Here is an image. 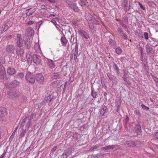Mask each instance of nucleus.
Wrapping results in <instances>:
<instances>
[{
    "instance_id": "1",
    "label": "nucleus",
    "mask_w": 158,
    "mask_h": 158,
    "mask_svg": "<svg viewBox=\"0 0 158 158\" xmlns=\"http://www.w3.org/2000/svg\"><path fill=\"white\" fill-rule=\"evenodd\" d=\"M25 77L26 80L27 82L32 84L35 83V76L32 73L28 72L27 73Z\"/></svg>"
},
{
    "instance_id": "2",
    "label": "nucleus",
    "mask_w": 158,
    "mask_h": 158,
    "mask_svg": "<svg viewBox=\"0 0 158 158\" xmlns=\"http://www.w3.org/2000/svg\"><path fill=\"white\" fill-rule=\"evenodd\" d=\"M15 47L12 44H7L5 50L8 54H14L15 55Z\"/></svg>"
},
{
    "instance_id": "3",
    "label": "nucleus",
    "mask_w": 158,
    "mask_h": 158,
    "mask_svg": "<svg viewBox=\"0 0 158 158\" xmlns=\"http://www.w3.org/2000/svg\"><path fill=\"white\" fill-rule=\"evenodd\" d=\"M9 78L7 77L4 67L0 64V79L2 80H6Z\"/></svg>"
},
{
    "instance_id": "4",
    "label": "nucleus",
    "mask_w": 158,
    "mask_h": 158,
    "mask_svg": "<svg viewBox=\"0 0 158 158\" xmlns=\"http://www.w3.org/2000/svg\"><path fill=\"white\" fill-rule=\"evenodd\" d=\"M24 48L28 49L31 47L30 40L29 36L25 35L23 37Z\"/></svg>"
},
{
    "instance_id": "5",
    "label": "nucleus",
    "mask_w": 158,
    "mask_h": 158,
    "mask_svg": "<svg viewBox=\"0 0 158 158\" xmlns=\"http://www.w3.org/2000/svg\"><path fill=\"white\" fill-rule=\"evenodd\" d=\"M35 80L38 83L43 84L44 81V78L41 73L36 74L35 76Z\"/></svg>"
},
{
    "instance_id": "6",
    "label": "nucleus",
    "mask_w": 158,
    "mask_h": 158,
    "mask_svg": "<svg viewBox=\"0 0 158 158\" xmlns=\"http://www.w3.org/2000/svg\"><path fill=\"white\" fill-rule=\"evenodd\" d=\"M73 151V148L71 147H70L67 149L64 150L61 156H62V158H67L71 154Z\"/></svg>"
},
{
    "instance_id": "7",
    "label": "nucleus",
    "mask_w": 158,
    "mask_h": 158,
    "mask_svg": "<svg viewBox=\"0 0 158 158\" xmlns=\"http://www.w3.org/2000/svg\"><path fill=\"white\" fill-rule=\"evenodd\" d=\"M32 60L33 62L36 65L39 64L41 62L40 56L37 54H33L32 56Z\"/></svg>"
},
{
    "instance_id": "8",
    "label": "nucleus",
    "mask_w": 158,
    "mask_h": 158,
    "mask_svg": "<svg viewBox=\"0 0 158 158\" xmlns=\"http://www.w3.org/2000/svg\"><path fill=\"white\" fill-rule=\"evenodd\" d=\"M7 110L3 107H0V123L2 122V117L5 116L7 114Z\"/></svg>"
},
{
    "instance_id": "9",
    "label": "nucleus",
    "mask_w": 158,
    "mask_h": 158,
    "mask_svg": "<svg viewBox=\"0 0 158 158\" xmlns=\"http://www.w3.org/2000/svg\"><path fill=\"white\" fill-rule=\"evenodd\" d=\"M90 0H79L78 3L81 6L88 7L89 5Z\"/></svg>"
},
{
    "instance_id": "10",
    "label": "nucleus",
    "mask_w": 158,
    "mask_h": 158,
    "mask_svg": "<svg viewBox=\"0 0 158 158\" xmlns=\"http://www.w3.org/2000/svg\"><path fill=\"white\" fill-rule=\"evenodd\" d=\"M17 40L16 45L18 47H22L23 44V40L20 34H18L17 35Z\"/></svg>"
},
{
    "instance_id": "11",
    "label": "nucleus",
    "mask_w": 158,
    "mask_h": 158,
    "mask_svg": "<svg viewBox=\"0 0 158 158\" xmlns=\"http://www.w3.org/2000/svg\"><path fill=\"white\" fill-rule=\"evenodd\" d=\"M24 49L21 47H18L16 48V54L19 57H23L24 52Z\"/></svg>"
},
{
    "instance_id": "12",
    "label": "nucleus",
    "mask_w": 158,
    "mask_h": 158,
    "mask_svg": "<svg viewBox=\"0 0 158 158\" xmlns=\"http://www.w3.org/2000/svg\"><path fill=\"white\" fill-rule=\"evenodd\" d=\"M55 61H53L52 60L48 59L47 61V64L48 68L51 69H52L55 67V64L54 62Z\"/></svg>"
},
{
    "instance_id": "13",
    "label": "nucleus",
    "mask_w": 158,
    "mask_h": 158,
    "mask_svg": "<svg viewBox=\"0 0 158 158\" xmlns=\"http://www.w3.org/2000/svg\"><path fill=\"white\" fill-rule=\"evenodd\" d=\"M79 34L82 37L85 39H88L89 38V35L85 31L80 29L78 31Z\"/></svg>"
},
{
    "instance_id": "14",
    "label": "nucleus",
    "mask_w": 158,
    "mask_h": 158,
    "mask_svg": "<svg viewBox=\"0 0 158 158\" xmlns=\"http://www.w3.org/2000/svg\"><path fill=\"white\" fill-rule=\"evenodd\" d=\"M62 76L61 72H54L52 75V78L53 79H57L60 78Z\"/></svg>"
},
{
    "instance_id": "15",
    "label": "nucleus",
    "mask_w": 158,
    "mask_h": 158,
    "mask_svg": "<svg viewBox=\"0 0 158 158\" xmlns=\"http://www.w3.org/2000/svg\"><path fill=\"white\" fill-rule=\"evenodd\" d=\"M146 52L150 55H152L155 52L153 49L148 44L146 46Z\"/></svg>"
},
{
    "instance_id": "16",
    "label": "nucleus",
    "mask_w": 158,
    "mask_h": 158,
    "mask_svg": "<svg viewBox=\"0 0 158 158\" xmlns=\"http://www.w3.org/2000/svg\"><path fill=\"white\" fill-rule=\"evenodd\" d=\"M69 6L76 12H78L79 10V9L77 6L76 3L70 2L69 3Z\"/></svg>"
},
{
    "instance_id": "17",
    "label": "nucleus",
    "mask_w": 158,
    "mask_h": 158,
    "mask_svg": "<svg viewBox=\"0 0 158 158\" xmlns=\"http://www.w3.org/2000/svg\"><path fill=\"white\" fill-rule=\"evenodd\" d=\"M24 75L23 73H20L16 74L14 77L20 82V81L24 78Z\"/></svg>"
},
{
    "instance_id": "18",
    "label": "nucleus",
    "mask_w": 158,
    "mask_h": 158,
    "mask_svg": "<svg viewBox=\"0 0 158 158\" xmlns=\"http://www.w3.org/2000/svg\"><path fill=\"white\" fill-rule=\"evenodd\" d=\"M109 45L113 48H115L116 47L117 44L115 41L114 39H110L108 40Z\"/></svg>"
},
{
    "instance_id": "19",
    "label": "nucleus",
    "mask_w": 158,
    "mask_h": 158,
    "mask_svg": "<svg viewBox=\"0 0 158 158\" xmlns=\"http://www.w3.org/2000/svg\"><path fill=\"white\" fill-rule=\"evenodd\" d=\"M7 71V73L10 75H13L16 73L15 70L12 67H9Z\"/></svg>"
},
{
    "instance_id": "20",
    "label": "nucleus",
    "mask_w": 158,
    "mask_h": 158,
    "mask_svg": "<svg viewBox=\"0 0 158 158\" xmlns=\"http://www.w3.org/2000/svg\"><path fill=\"white\" fill-rule=\"evenodd\" d=\"M135 132L137 135H140L142 132V129L141 126L139 124H137L135 127Z\"/></svg>"
},
{
    "instance_id": "21",
    "label": "nucleus",
    "mask_w": 158,
    "mask_h": 158,
    "mask_svg": "<svg viewBox=\"0 0 158 158\" xmlns=\"http://www.w3.org/2000/svg\"><path fill=\"white\" fill-rule=\"evenodd\" d=\"M60 41L62 44V46H65L68 42V40L64 36L61 38Z\"/></svg>"
},
{
    "instance_id": "22",
    "label": "nucleus",
    "mask_w": 158,
    "mask_h": 158,
    "mask_svg": "<svg viewBox=\"0 0 158 158\" xmlns=\"http://www.w3.org/2000/svg\"><path fill=\"white\" fill-rule=\"evenodd\" d=\"M107 76L109 79L111 80L113 83H114L116 82V78L115 76L112 75L110 73H108Z\"/></svg>"
},
{
    "instance_id": "23",
    "label": "nucleus",
    "mask_w": 158,
    "mask_h": 158,
    "mask_svg": "<svg viewBox=\"0 0 158 158\" xmlns=\"http://www.w3.org/2000/svg\"><path fill=\"white\" fill-rule=\"evenodd\" d=\"M19 81L17 80H14L10 82V84L12 85V87H15L19 85Z\"/></svg>"
},
{
    "instance_id": "24",
    "label": "nucleus",
    "mask_w": 158,
    "mask_h": 158,
    "mask_svg": "<svg viewBox=\"0 0 158 158\" xmlns=\"http://www.w3.org/2000/svg\"><path fill=\"white\" fill-rule=\"evenodd\" d=\"M8 94L10 97V98H15L18 97L19 96V94L16 92H11L8 93Z\"/></svg>"
},
{
    "instance_id": "25",
    "label": "nucleus",
    "mask_w": 158,
    "mask_h": 158,
    "mask_svg": "<svg viewBox=\"0 0 158 158\" xmlns=\"http://www.w3.org/2000/svg\"><path fill=\"white\" fill-rule=\"evenodd\" d=\"M115 145H109L107 146L101 148L102 150H109V149H113L114 148Z\"/></svg>"
},
{
    "instance_id": "26",
    "label": "nucleus",
    "mask_w": 158,
    "mask_h": 158,
    "mask_svg": "<svg viewBox=\"0 0 158 158\" xmlns=\"http://www.w3.org/2000/svg\"><path fill=\"white\" fill-rule=\"evenodd\" d=\"M119 23L122 26L126 29V31L129 34V33L130 32V31L129 30V26H127L126 24H126L123 23V22H120Z\"/></svg>"
},
{
    "instance_id": "27",
    "label": "nucleus",
    "mask_w": 158,
    "mask_h": 158,
    "mask_svg": "<svg viewBox=\"0 0 158 158\" xmlns=\"http://www.w3.org/2000/svg\"><path fill=\"white\" fill-rule=\"evenodd\" d=\"M113 68L114 69V70L116 73L117 75H118L120 73L119 69V68L115 63L113 64Z\"/></svg>"
},
{
    "instance_id": "28",
    "label": "nucleus",
    "mask_w": 158,
    "mask_h": 158,
    "mask_svg": "<svg viewBox=\"0 0 158 158\" xmlns=\"http://www.w3.org/2000/svg\"><path fill=\"white\" fill-rule=\"evenodd\" d=\"M91 95L94 98H96L97 97V94L96 92L94 90V88L93 87V85L91 87Z\"/></svg>"
},
{
    "instance_id": "29",
    "label": "nucleus",
    "mask_w": 158,
    "mask_h": 158,
    "mask_svg": "<svg viewBox=\"0 0 158 158\" xmlns=\"http://www.w3.org/2000/svg\"><path fill=\"white\" fill-rule=\"evenodd\" d=\"M107 107L105 106H102V108L101 109L100 111V114L102 116L104 115V114L106 111Z\"/></svg>"
},
{
    "instance_id": "30",
    "label": "nucleus",
    "mask_w": 158,
    "mask_h": 158,
    "mask_svg": "<svg viewBox=\"0 0 158 158\" xmlns=\"http://www.w3.org/2000/svg\"><path fill=\"white\" fill-rule=\"evenodd\" d=\"M128 146L131 147H133L136 146L135 143V142L132 141H129L127 142Z\"/></svg>"
},
{
    "instance_id": "31",
    "label": "nucleus",
    "mask_w": 158,
    "mask_h": 158,
    "mask_svg": "<svg viewBox=\"0 0 158 158\" xmlns=\"http://www.w3.org/2000/svg\"><path fill=\"white\" fill-rule=\"evenodd\" d=\"M143 69L145 70V71L148 73V71H149L148 67V66L147 62L146 61L145 63H144V65L143 66Z\"/></svg>"
},
{
    "instance_id": "32",
    "label": "nucleus",
    "mask_w": 158,
    "mask_h": 158,
    "mask_svg": "<svg viewBox=\"0 0 158 158\" xmlns=\"http://www.w3.org/2000/svg\"><path fill=\"white\" fill-rule=\"evenodd\" d=\"M52 98H51V95L50 94L48 95L47 96L45 97L44 100L47 102H50L52 101Z\"/></svg>"
},
{
    "instance_id": "33",
    "label": "nucleus",
    "mask_w": 158,
    "mask_h": 158,
    "mask_svg": "<svg viewBox=\"0 0 158 158\" xmlns=\"http://www.w3.org/2000/svg\"><path fill=\"white\" fill-rule=\"evenodd\" d=\"M123 21H120V22H122L123 23L126 24H128V18L127 16H126L123 17Z\"/></svg>"
},
{
    "instance_id": "34",
    "label": "nucleus",
    "mask_w": 158,
    "mask_h": 158,
    "mask_svg": "<svg viewBox=\"0 0 158 158\" xmlns=\"http://www.w3.org/2000/svg\"><path fill=\"white\" fill-rule=\"evenodd\" d=\"M115 52L117 54L119 55L122 52V50L120 47H118L116 48Z\"/></svg>"
},
{
    "instance_id": "35",
    "label": "nucleus",
    "mask_w": 158,
    "mask_h": 158,
    "mask_svg": "<svg viewBox=\"0 0 158 158\" xmlns=\"http://www.w3.org/2000/svg\"><path fill=\"white\" fill-rule=\"evenodd\" d=\"M78 49L75 48L74 55V60H76L77 58V56L78 55Z\"/></svg>"
},
{
    "instance_id": "36",
    "label": "nucleus",
    "mask_w": 158,
    "mask_h": 158,
    "mask_svg": "<svg viewBox=\"0 0 158 158\" xmlns=\"http://www.w3.org/2000/svg\"><path fill=\"white\" fill-rule=\"evenodd\" d=\"M123 73L124 75L123 76V78L125 81L127 82V77L128 74L126 73L125 71H124Z\"/></svg>"
},
{
    "instance_id": "37",
    "label": "nucleus",
    "mask_w": 158,
    "mask_h": 158,
    "mask_svg": "<svg viewBox=\"0 0 158 158\" xmlns=\"http://www.w3.org/2000/svg\"><path fill=\"white\" fill-rule=\"evenodd\" d=\"M27 131L26 129H23L22 130V132L20 134V136L21 138H22L24 136Z\"/></svg>"
},
{
    "instance_id": "38",
    "label": "nucleus",
    "mask_w": 158,
    "mask_h": 158,
    "mask_svg": "<svg viewBox=\"0 0 158 158\" xmlns=\"http://www.w3.org/2000/svg\"><path fill=\"white\" fill-rule=\"evenodd\" d=\"M31 121L28 120V121L27 122V123L26 127H27V131L29 129V127L31 126Z\"/></svg>"
},
{
    "instance_id": "39",
    "label": "nucleus",
    "mask_w": 158,
    "mask_h": 158,
    "mask_svg": "<svg viewBox=\"0 0 158 158\" xmlns=\"http://www.w3.org/2000/svg\"><path fill=\"white\" fill-rule=\"evenodd\" d=\"M134 113L136 115L139 116H141V114L140 112L139 111V110H134Z\"/></svg>"
},
{
    "instance_id": "40",
    "label": "nucleus",
    "mask_w": 158,
    "mask_h": 158,
    "mask_svg": "<svg viewBox=\"0 0 158 158\" xmlns=\"http://www.w3.org/2000/svg\"><path fill=\"white\" fill-rule=\"evenodd\" d=\"M141 106L143 109L144 110H147L149 109V107L146 106H145L143 104H142Z\"/></svg>"
},
{
    "instance_id": "41",
    "label": "nucleus",
    "mask_w": 158,
    "mask_h": 158,
    "mask_svg": "<svg viewBox=\"0 0 158 158\" xmlns=\"http://www.w3.org/2000/svg\"><path fill=\"white\" fill-rule=\"evenodd\" d=\"M127 0H123V5L124 7H126L127 6Z\"/></svg>"
},
{
    "instance_id": "42",
    "label": "nucleus",
    "mask_w": 158,
    "mask_h": 158,
    "mask_svg": "<svg viewBox=\"0 0 158 158\" xmlns=\"http://www.w3.org/2000/svg\"><path fill=\"white\" fill-rule=\"evenodd\" d=\"M121 35L123 38L124 40H126L127 39V35L124 32L121 34Z\"/></svg>"
},
{
    "instance_id": "43",
    "label": "nucleus",
    "mask_w": 158,
    "mask_h": 158,
    "mask_svg": "<svg viewBox=\"0 0 158 158\" xmlns=\"http://www.w3.org/2000/svg\"><path fill=\"white\" fill-rule=\"evenodd\" d=\"M5 85L7 88L12 87V85L10 84V83L9 84L7 81L5 83Z\"/></svg>"
},
{
    "instance_id": "44",
    "label": "nucleus",
    "mask_w": 158,
    "mask_h": 158,
    "mask_svg": "<svg viewBox=\"0 0 158 158\" xmlns=\"http://www.w3.org/2000/svg\"><path fill=\"white\" fill-rule=\"evenodd\" d=\"M12 37V35H8L6 36V37L5 39L7 40H8L11 39Z\"/></svg>"
},
{
    "instance_id": "45",
    "label": "nucleus",
    "mask_w": 158,
    "mask_h": 158,
    "mask_svg": "<svg viewBox=\"0 0 158 158\" xmlns=\"http://www.w3.org/2000/svg\"><path fill=\"white\" fill-rule=\"evenodd\" d=\"M117 31L121 35V34L123 33L124 31L122 29L118 27L117 29Z\"/></svg>"
},
{
    "instance_id": "46",
    "label": "nucleus",
    "mask_w": 158,
    "mask_h": 158,
    "mask_svg": "<svg viewBox=\"0 0 158 158\" xmlns=\"http://www.w3.org/2000/svg\"><path fill=\"white\" fill-rule=\"evenodd\" d=\"M143 35L145 39L146 40H148V34L147 32H145L144 33Z\"/></svg>"
},
{
    "instance_id": "47",
    "label": "nucleus",
    "mask_w": 158,
    "mask_h": 158,
    "mask_svg": "<svg viewBox=\"0 0 158 158\" xmlns=\"http://www.w3.org/2000/svg\"><path fill=\"white\" fill-rule=\"evenodd\" d=\"M34 13V11H28L26 13V15L28 16H30Z\"/></svg>"
},
{
    "instance_id": "48",
    "label": "nucleus",
    "mask_w": 158,
    "mask_h": 158,
    "mask_svg": "<svg viewBox=\"0 0 158 158\" xmlns=\"http://www.w3.org/2000/svg\"><path fill=\"white\" fill-rule=\"evenodd\" d=\"M9 28V27L7 25L5 26L2 31L3 32H4L7 31Z\"/></svg>"
},
{
    "instance_id": "49",
    "label": "nucleus",
    "mask_w": 158,
    "mask_h": 158,
    "mask_svg": "<svg viewBox=\"0 0 158 158\" xmlns=\"http://www.w3.org/2000/svg\"><path fill=\"white\" fill-rule=\"evenodd\" d=\"M139 49L140 51V54L142 56L143 53V49L142 47L140 46L139 48Z\"/></svg>"
},
{
    "instance_id": "50",
    "label": "nucleus",
    "mask_w": 158,
    "mask_h": 158,
    "mask_svg": "<svg viewBox=\"0 0 158 158\" xmlns=\"http://www.w3.org/2000/svg\"><path fill=\"white\" fill-rule=\"evenodd\" d=\"M139 5H140V7L143 10H145V6H143L140 2H139Z\"/></svg>"
},
{
    "instance_id": "51",
    "label": "nucleus",
    "mask_w": 158,
    "mask_h": 158,
    "mask_svg": "<svg viewBox=\"0 0 158 158\" xmlns=\"http://www.w3.org/2000/svg\"><path fill=\"white\" fill-rule=\"evenodd\" d=\"M97 148V145L94 146L92 147L90 149V150L91 151H93V150L96 149Z\"/></svg>"
},
{
    "instance_id": "52",
    "label": "nucleus",
    "mask_w": 158,
    "mask_h": 158,
    "mask_svg": "<svg viewBox=\"0 0 158 158\" xmlns=\"http://www.w3.org/2000/svg\"><path fill=\"white\" fill-rule=\"evenodd\" d=\"M34 116V114L33 113H31L30 115V118L29 119V120L31 121L33 118Z\"/></svg>"
},
{
    "instance_id": "53",
    "label": "nucleus",
    "mask_w": 158,
    "mask_h": 158,
    "mask_svg": "<svg viewBox=\"0 0 158 158\" xmlns=\"http://www.w3.org/2000/svg\"><path fill=\"white\" fill-rule=\"evenodd\" d=\"M57 149V146H55L51 150V152H54Z\"/></svg>"
},
{
    "instance_id": "54",
    "label": "nucleus",
    "mask_w": 158,
    "mask_h": 158,
    "mask_svg": "<svg viewBox=\"0 0 158 158\" xmlns=\"http://www.w3.org/2000/svg\"><path fill=\"white\" fill-rule=\"evenodd\" d=\"M41 8L42 9H44V10H45L46 9H47V7L46 6L44 5H42L41 6Z\"/></svg>"
},
{
    "instance_id": "55",
    "label": "nucleus",
    "mask_w": 158,
    "mask_h": 158,
    "mask_svg": "<svg viewBox=\"0 0 158 158\" xmlns=\"http://www.w3.org/2000/svg\"><path fill=\"white\" fill-rule=\"evenodd\" d=\"M25 123L24 122H23L22 121L21 124V125H20V127H22V128L23 127H24V125H25Z\"/></svg>"
},
{
    "instance_id": "56",
    "label": "nucleus",
    "mask_w": 158,
    "mask_h": 158,
    "mask_svg": "<svg viewBox=\"0 0 158 158\" xmlns=\"http://www.w3.org/2000/svg\"><path fill=\"white\" fill-rule=\"evenodd\" d=\"M22 98L23 102H25L27 101V98L25 96H23Z\"/></svg>"
},
{
    "instance_id": "57",
    "label": "nucleus",
    "mask_w": 158,
    "mask_h": 158,
    "mask_svg": "<svg viewBox=\"0 0 158 158\" xmlns=\"http://www.w3.org/2000/svg\"><path fill=\"white\" fill-rule=\"evenodd\" d=\"M120 104L119 105H118L117 106V112H118V111L120 109Z\"/></svg>"
},
{
    "instance_id": "58",
    "label": "nucleus",
    "mask_w": 158,
    "mask_h": 158,
    "mask_svg": "<svg viewBox=\"0 0 158 158\" xmlns=\"http://www.w3.org/2000/svg\"><path fill=\"white\" fill-rule=\"evenodd\" d=\"M34 23V22L32 21H30L28 23V25H30L33 24Z\"/></svg>"
},
{
    "instance_id": "59",
    "label": "nucleus",
    "mask_w": 158,
    "mask_h": 158,
    "mask_svg": "<svg viewBox=\"0 0 158 158\" xmlns=\"http://www.w3.org/2000/svg\"><path fill=\"white\" fill-rule=\"evenodd\" d=\"M27 117H28L27 116H26L25 118H24L23 119L22 121L23 122H24L25 123L26 122V121L27 120Z\"/></svg>"
},
{
    "instance_id": "60",
    "label": "nucleus",
    "mask_w": 158,
    "mask_h": 158,
    "mask_svg": "<svg viewBox=\"0 0 158 158\" xmlns=\"http://www.w3.org/2000/svg\"><path fill=\"white\" fill-rule=\"evenodd\" d=\"M155 136L156 139H158V132L156 133L155 134Z\"/></svg>"
},
{
    "instance_id": "61",
    "label": "nucleus",
    "mask_w": 158,
    "mask_h": 158,
    "mask_svg": "<svg viewBox=\"0 0 158 158\" xmlns=\"http://www.w3.org/2000/svg\"><path fill=\"white\" fill-rule=\"evenodd\" d=\"M75 48L78 49V44H77V39L76 40V46H75Z\"/></svg>"
},
{
    "instance_id": "62",
    "label": "nucleus",
    "mask_w": 158,
    "mask_h": 158,
    "mask_svg": "<svg viewBox=\"0 0 158 158\" xmlns=\"http://www.w3.org/2000/svg\"><path fill=\"white\" fill-rule=\"evenodd\" d=\"M51 22L54 24L55 25H56V21L53 20V19H52L51 21Z\"/></svg>"
},
{
    "instance_id": "63",
    "label": "nucleus",
    "mask_w": 158,
    "mask_h": 158,
    "mask_svg": "<svg viewBox=\"0 0 158 158\" xmlns=\"http://www.w3.org/2000/svg\"><path fill=\"white\" fill-rule=\"evenodd\" d=\"M2 131H0V140L2 139Z\"/></svg>"
},
{
    "instance_id": "64",
    "label": "nucleus",
    "mask_w": 158,
    "mask_h": 158,
    "mask_svg": "<svg viewBox=\"0 0 158 158\" xmlns=\"http://www.w3.org/2000/svg\"><path fill=\"white\" fill-rule=\"evenodd\" d=\"M154 80L156 82H158V78L156 77H155V79H154Z\"/></svg>"
}]
</instances>
